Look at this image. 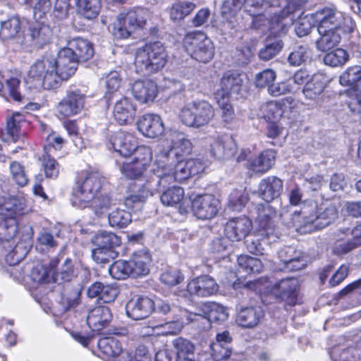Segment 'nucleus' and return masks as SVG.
<instances>
[{
  "label": "nucleus",
  "instance_id": "obj_1",
  "mask_svg": "<svg viewBox=\"0 0 361 361\" xmlns=\"http://www.w3.org/2000/svg\"><path fill=\"white\" fill-rule=\"evenodd\" d=\"M156 311L168 315L166 322L152 326L154 334L162 336L178 334L185 325L199 321L200 315L160 299L157 300Z\"/></svg>",
  "mask_w": 361,
  "mask_h": 361
},
{
  "label": "nucleus",
  "instance_id": "obj_2",
  "mask_svg": "<svg viewBox=\"0 0 361 361\" xmlns=\"http://www.w3.org/2000/svg\"><path fill=\"white\" fill-rule=\"evenodd\" d=\"M338 208L330 204L318 208L317 204L311 201L303 204L300 212H295L293 223L299 228L310 226L309 231L322 229L332 224L338 218Z\"/></svg>",
  "mask_w": 361,
  "mask_h": 361
},
{
  "label": "nucleus",
  "instance_id": "obj_3",
  "mask_svg": "<svg viewBox=\"0 0 361 361\" xmlns=\"http://www.w3.org/2000/svg\"><path fill=\"white\" fill-rule=\"evenodd\" d=\"M60 82L55 66V56L51 54L44 55L32 63L26 78L27 84L46 90L57 87Z\"/></svg>",
  "mask_w": 361,
  "mask_h": 361
},
{
  "label": "nucleus",
  "instance_id": "obj_4",
  "mask_svg": "<svg viewBox=\"0 0 361 361\" xmlns=\"http://www.w3.org/2000/svg\"><path fill=\"white\" fill-rule=\"evenodd\" d=\"M165 47L160 42H149L137 49L134 65L139 74L155 73L162 69L167 61Z\"/></svg>",
  "mask_w": 361,
  "mask_h": 361
},
{
  "label": "nucleus",
  "instance_id": "obj_5",
  "mask_svg": "<svg viewBox=\"0 0 361 361\" xmlns=\"http://www.w3.org/2000/svg\"><path fill=\"white\" fill-rule=\"evenodd\" d=\"M25 200L20 197H0V235L8 240L17 233V216L22 214Z\"/></svg>",
  "mask_w": 361,
  "mask_h": 361
},
{
  "label": "nucleus",
  "instance_id": "obj_6",
  "mask_svg": "<svg viewBox=\"0 0 361 361\" xmlns=\"http://www.w3.org/2000/svg\"><path fill=\"white\" fill-rule=\"evenodd\" d=\"M214 116V107L205 99L187 103L179 113L181 123L195 129L207 126Z\"/></svg>",
  "mask_w": 361,
  "mask_h": 361
},
{
  "label": "nucleus",
  "instance_id": "obj_7",
  "mask_svg": "<svg viewBox=\"0 0 361 361\" xmlns=\"http://www.w3.org/2000/svg\"><path fill=\"white\" fill-rule=\"evenodd\" d=\"M150 16L149 11L142 8L121 13L114 23L113 34L116 37L127 38L137 29L143 28Z\"/></svg>",
  "mask_w": 361,
  "mask_h": 361
},
{
  "label": "nucleus",
  "instance_id": "obj_8",
  "mask_svg": "<svg viewBox=\"0 0 361 361\" xmlns=\"http://www.w3.org/2000/svg\"><path fill=\"white\" fill-rule=\"evenodd\" d=\"M171 145L168 149H164L156 155L154 166L165 167L174 164L176 160L188 154L192 150V143L187 139L184 134L179 132L171 133Z\"/></svg>",
  "mask_w": 361,
  "mask_h": 361
},
{
  "label": "nucleus",
  "instance_id": "obj_9",
  "mask_svg": "<svg viewBox=\"0 0 361 361\" xmlns=\"http://www.w3.org/2000/svg\"><path fill=\"white\" fill-rule=\"evenodd\" d=\"M312 18L317 23V27L322 32L325 29H342L345 32H353L354 23L344 13L332 7H324L312 14Z\"/></svg>",
  "mask_w": 361,
  "mask_h": 361
},
{
  "label": "nucleus",
  "instance_id": "obj_10",
  "mask_svg": "<svg viewBox=\"0 0 361 361\" xmlns=\"http://www.w3.org/2000/svg\"><path fill=\"white\" fill-rule=\"evenodd\" d=\"M183 43L188 54L197 61L207 63L214 56L213 43L202 32L188 34Z\"/></svg>",
  "mask_w": 361,
  "mask_h": 361
},
{
  "label": "nucleus",
  "instance_id": "obj_11",
  "mask_svg": "<svg viewBox=\"0 0 361 361\" xmlns=\"http://www.w3.org/2000/svg\"><path fill=\"white\" fill-rule=\"evenodd\" d=\"M153 172L154 182L159 188L165 187L175 181L182 182L191 177L185 161L183 160H176L174 164H166L165 167L154 165Z\"/></svg>",
  "mask_w": 361,
  "mask_h": 361
},
{
  "label": "nucleus",
  "instance_id": "obj_12",
  "mask_svg": "<svg viewBox=\"0 0 361 361\" xmlns=\"http://www.w3.org/2000/svg\"><path fill=\"white\" fill-rule=\"evenodd\" d=\"M218 290L219 285L212 277L208 275H202L188 282L187 290L183 295L190 298L195 296L205 298L215 295Z\"/></svg>",
  "mask_w": 361,
  "mask_h": 361
},
{
  "label": "nucleus",
  "instance_id": "obj_13",
  "mask_svg": "<svg viewBox=\"0 0 361 361\" xmlns=\"http://www.w3.org/2000/svg\"><path fill=\"white\" fill-rule=\"evenodd\" d=\"M245 76L237 71H228L225 72L220 79L219 87L214 93V96L231 97L233 94L240 93Z\"/></svg>",
  "mask_w": 361,
  "mask_h": 361
},
{
  "label": "nucleus",
  "instance_id": "obj_14",
  "mask_svg": "<svg viewBox=\"0 0 361 361\" xmlns=\"http://www.w3.org/2000/svg\"><path fill=\"white\" fill-rule=\"evenodd\" d=\"M137 190L124 200V206L130 210L139 207L146 200L152 196L159 189L158 185L154 182L153 176L145 183L138 180L135 183Z\"/></svg>",
  "mask_w": 361,
  "mask_h": 361
},
{
  "label": "nucleus",
  "instance_id": "obj_15",
  "mask_svg": "<svg viewBox=\"0 0 361 361\" xmlns=\"http://www.w3.org/2000/svg\"><path fill=\"white\" fill-rule=\"evenodd\" d=\"M220 202L213 195L197 196L192 202V210L200 219H211L218 213Z\"/></svg>",
  "mask_w": 361,
  "mask_h": 361
},
{
  "label": "nucleus",
  "instance_id": "obj_16",
  "mask_svg": "<svg viewBox=\"0 0 361 361\" xmlns=\"http://www.w3.org/2000/svg\"><path fill=\"white\" fill-rule=\"evenodd\" d=\"M157 301L147 297L135 296L126 305L127 315L134 320L147 318L154 310H156Z\"/></svg>",
  "mask_w": 361,
  "mask_h": 361
},
{
  "label": "nucleus",
  "instance_id": "obj_17",
  "mask_svg": "<svg viewBox=\"0 0 361 361\" xmlns=\"http://www.w3.org/2000/svg\"><path fill=\"white\" fill-rule=\"evenodd\" d=\"M97 346L107 361H130L129 351L123 349L121 342L116 338H101Z\"/></svg>",
  "mask_w": 361,
  "mask_h": 361
},
{
  "label": "nucleus",
  "instance_id": "obj_18",
  "mask_svg": "<svg viewBox=\"0 0 361 361\" xmlns=\"http://www.w3.org/2000/svg\"><path fill=\"white\" fill-rule=\"evenodd\" d=\"M79 61L68 47L61 49L57 56H55V66L60 81L68 80L72 76L78 68Z\"/></svg>",
  "mask_w": 361,
  "mask_h": 361
},
{
  "label": "nucleus",
  "instance_id": "obj_19",
  "mask_svg": "<svg viewBox=\"0 0 361 361\" xmlns=\"http://www.w3.org/2000/svg\"><path fill=\"white\" fill-rule=\"evenodd\" d=\"M252 228V221L247 217L233 218L225 224L224 233L231 241L238 242L250 233Z\"/></svg>",
  "mask_w": 361,
  "mask_h": 361
},
{
  "label": "nucleus",
  "instance_id": "obj_20",
  "mask_svg": "<svg viewBox=\"0 0 361 361\" xmlns=\"http://www.w3.org/2000/svg\"><path fill=\"white\" fill-rule=\"evenodd\" d=\"M52 37L51 27L44 23L36 22L29 28L25 36V44L37 48H42L50 42Z\"/></svg>",
  "mask_w": 361,
  "mask_h": 361
},
{
  "label": "nucleus",
  "instance_id": "obj_21",
  "mask_svg": "<svg viewBox=\"0 0 361 361\" xmlns=\"http://www.w3.org/2000/svg\"><path fill=\"white\" fill-rule=\"evenodd\" d=\"M138 130L145 137L155 138L161 136L164 126L161 117L157 114H147L141 116L137 123Z\"/></svg>",
  "mask_w": 361,
  "mask_h": 361
},
{
  "label": "nucleus",
  "instance_id": "obj_22",
  "mask_svg": "<svg viewBox=\"0 0 361 361\" xmlns=\"http://www.w3.org/2000/svg\"><path fill=\"white\" fill-rule=\"evenodd\" d=\"M109 143L114 151L123 157L131 155L137 147L136 137L123 131H118L111 135Z\"/></svg>",
  "mask_w": 361,
  "mask_h": 361
},
{
  "label": "nucleus",
  "instance_id": "obj_23",
  "mask_svg": "<svg viewBox=\"0 0 361 361\" xmlns=\"http://www.w3.org/2000/svg\"><path fill=\"white\" fill-rule=\"evenodd\" d=\"M85 99L78 91L70 92L59 103L57 111L63 117L76 115L83 109Z\"/></svg>",
  "mask_w": 361,
  "mask_h": 361
},
{
  "label": "nucleus",
  "instance_id": "obj_24",
  "mask_svg": "<svg viewBox=\"0 0 361 361\" xmlns=\"http://www.w3.org/2000/svg\"><path fill=\"white\" fill-rule=\"evenodd\" d=\"M224 5L231 11L240 8L243 5L250 16H257L263 14L274 4L265 0H225Z\"/></svg>",
  "mask_w": 361,
  "mask_h": 361
},
{
  "label": "nucleus",
  "instance_id": "obj_25",
  "mask_svg": "<svg viewBox=\"0 0 361 361\" xmlns=\"http://www.w3.org/2000/svg\"><path fill=\"white\" fill-rule=\"evenodd\" d=\"M131 92L138 102L147 103L152 102L156 98L158 94V87L152 80H139L132 84Z\"/></svg>",
  "mask_w": 361,
  "mask_h": 361
},
{
  "label": "nucleus",
  "instance_id": "obj_26",
  "mask_svg": "<svg viewBox=\"0 0 361 361\" xmlns=\"http://www.w3.org/2000/svg\"><path fill=\"white\" fill-rule=\"evenodd\" d=\"M329 82V79L324 73H317L305 83L302 90L303 94L306 99L317 102Z\"/></svg>",
  "mask_w": 361,
  "mask_h": 361
},
{
  "label": "nucleus",
  "instance_id": "obj_27",
  "mask_svg": "<svg viewBox=\"0 0 361 361\" xmlns=\"http://www.w3.org/2000/svg\"><path fill=\"white\" fill-rule=\"evenodd\" d=\"M283 190V181L276 176H268L259 184V195L265 202H269L278 198Z\"/></svg>",
  "mask_w": 361,
  "mask_h": 361
},
{
  "label": "nucleus",
  "instance_id": "obj_28",
  "mask_svg": "<svg viewBox=\"0 0 361 361\" xmlns=\"http://www.w3.org/2000/svg\"><path fill=\"white\" fill-rule=\"evenodd\" d=\"M298 280L293 278L283 279L274 286V294L290 306L296 303Z\"/></svg>",
  "mask_w": 361,
  "mask_h": 361
},
{
  "label": "nucleus",
  "instance_id": "obj_29",
  "mask_svg": "<svg viewBox=\"0 0 361 361\" xmlns=\"http://www.w3.org/2000/svg\"><path fill=\"white\" fill-rule=\"evenodd\" d=\"M184 190L178 186L168 188L160 196L161 203L166 207H178L180 214H185L188 212V207L184 206L185 203Z\"/></svg>",
  "mask_w": 361,
  "mask_h": 361
},
{
  "label": "nucleus",
  "instance_id": "obj_30",
  "mask_svg": "<svg viewBox=\"0 0 361 361\" xmlns=\"http://www.w3.org/2000/svg\"><path fill=\"white\" fill-rule=\"evenodd\" d=\"M135 112L136 106L128 97H122L117 100L113 109L114 117L121 125L133 121Z\"/></svg>",
  "mask_w": 361,
  "mask_h": 361
},
{
  "label": "nucleus",
  "instance_id": "obj_31",
  "mask_svg": "<svg viewBox=\"0 0 361 361\" xmlns=\"http://www.w3.org/2000/svg\"><path fill=\"white\" fill-rule=\"evenodd\" d=\"M264 317V312L260 306L243 307L236 317L238 325L245 328H252L258 325Z\"/></svg>",
  "mask_w": 361,
  "mask_h": 361
},
{
  "label": "nucleus",
  "instance_id": "obj_32",
  "mask_svg": "<svg viewBox=\"0 0 361 361\" xmlns=\"http://www.w3.org/2000/svg\"><path fill=\"white\" fill-rule=\"evenodd\" d=\"M151 260V256L147 251L140 250L135 252L128 260L131 276L135 278L147 275Z\"/></svg>",
  "mask_w": 361,
  "mask_h": 361
},
{
  "label": "nucleus",
  "instance_id": "obj_33",
  "mask_svg": "<svg viewBox=\"0 0 361 361\" xmlns=\"http://www.w3.org/2000/svg\"><path fill=\"white\" fill-rule=\"evenodd\" d=\"M111 319V313L108 307L98 306L91 310L87 317V323L90 329L99 331L106 326Z\"/></svg>",
  "mask_w": 361,
  "mask_h": 361
},
{
  "label": "nucleus",
  "instance_id": "obj_34",
  "mask_svg": "<svg viewBox=\"0 0 361 361\" xmlns=\"http://www.w3.org/2000/svg\"><path fill=\"white\" fill-rule=\"evenodd\" d=\"M275 159V151L271 149L264 150L255 159L249 160L247 168L255 173L263 174L274 166Z\"/></svg>",
  "mask_w": 361,
  "mask_h": 361
},
{
  "label": "nucleus",
  "instance_id": "obj_35",
  "mask_svg": "<svg viewBox=\"0 0 361 361\" xmlns=\"http://www.w3.org/2000/svg\"><path fill=\"white\" fill-rule=\"evenodd\" d=\"M211 152L218 159L228 158L235 152V143L228 136H219L211 144Z\"/></svg>",
  "mask_w": 361,
  "mask_h": 361
},
{
  "label": "nucleus",
  "instance_id": "obj_36",
  "mask_svg": "<svg viewBox=\"0 0 361 361\" xmlns=\"http://www.w3.org/2000/svg\"><path fill=\"white\" fill-rule=\"evenodd\" d=\"M67 47L74 53L78 61H86L94 55L91 43L81 37H75L68 41Z\"/></svg>",
  "mask_w": 361,
  "mask_h": 361
},
{
  "label": "nucleus",
  "instance_id": "obj_37",
  "mask_svg": "<svg viewBox=\"0 0 361 361\" xmlns=\"http://www.w3.org/2000/svg\"><path fill=\"white\" fill-rule=\"evenodd\" d=\"M203 310L200 314V319H207L215 322H223L227 319L228 312L226 307L214 302H208L203 304Z\"/></svg>",
  "mask_w": 361,
  "mask_h": 361
},
{
  "label": "nucleus",
  "instance_id": "obj_38",
  "mask_svg": "<svg viewBox=\"0 0 361 361\" xmlns=\"http://www.w3.org/2000/svg\"><path fill=\"white\" fill-rule=\"evenodd\" d=\"M320 37L317 41V47L321 51H326L337 46L341 41V35L338 32L339 29H325L322 32L318 28Z\"/></svg>",
  "mask_w": 361,
  "mask_h": 361
},
{
  "label": "nucleus",
  "instance_id": "obj_39",
  "mask_svg": "<svg viewBox=\"0 0 361 361\" xmlns=\"http://www.w3.org/2000/svg\"><path fill=\"white\" fill-rule=\"evenodd\" d=\"M97 197L98 195L92 192L91 190L78 183V188L73 193L71 202L73 206L84 209L89 207Z\"/></svg>",
  "mask_w": 361,
  "mask_h": 361
},
{
  "label": "nucleus",
  "instance_id": "obj_40",
  "mask_svg": "<svg viewBox=\"0 0 361 361\" xmlns=\"http://www.w3.org/2000/svg\"><path fill=\"white\" fill-rule=\"evenodd\" d=\"M353 239L345 242H337L333 248L336 255H342L348 253L355 247L361 245V226L355 227L352 231Z\"/></svg>",
  "mask_w": 361,
  "mask_h": 361
},
{
  "label": "nucleus",
  "instance_id": "obj_41",
  "mask_svg": "<svg viewBox=\"0 0 361 361\" xmlns=\"http://www.w3.org/2000/svg\"><path fill=\"white\" fill-rule=\"evenodd\" d=\"M361 80V66L348 67L339 76V83L343 87L355 88Z\"/></svg>",
  "mask_w": 361,
  "mask_h": 361
},
{
  "label": "nucleus",
  "instance_id": "obj_42",
  "mask_svg": "<svg viewBox=\"0 0 361 361\" xmlns=\"http://www.w3.org/2000/svg\"><path fill=\"white\" fill-rule=\"evenodd\" d=\"M78 11L85 18L92 20L97 17L101 8L100 0H78Z\"/></svg>",
  "mask_w": 361,
  "mask_h": 361
},
{
  "label": "nucleus",
  "instance_id": "obj_43",
  "mask_svg": "<svg viewBox=\"0 0 361 361\" xmlns=\"http://www.w3.org/2000/svg\"><path fill=\"white\" fill-rule=\"evenodd\" d=\"M276 212L268 202L259 204L257 207V216L256 218L259 226L264 230L269 232L273 227L272 218Z\"/></svg>",
  "mask_w": 361,
  "mask_h": 361
},
{
  "label": "nucleus",
  "instance_id": "obj_44",
  "mask_svg": "<svg viewBox=\"0 0 361 361\" xmlns=\"http://www.w3.org/2000/svg\"><path fill=\"white\" fill-rule=\"evenodd\" d=\"M21 29L20 18L13 16L1 23L0 38L6 40L15 37Z\"/></svg>",
  "mask_w": 361,
  "mask_h": 361
},
{
  "label": "nucleus",
  "instance_id": "obj_45",
  "mask_svg": "<svg viewBox=\"0 0 361 361\" xmlns=\"http://www.w3.org/2000/svg\"><path fill=\"white\" fill-rule=\"evenodd\" d=\"M92 243L97 247L111 250L121 243L120 238L113 233L100 232L92 239Z\"/></svg>",
  "mask_w": 361,
  "mask_h": 361
},
{
  "label": "nucleus",
  "instance_id": "obj_46",
  "mask_svg": "<svg viewBox=\"0 0 361 361\" xmlns=\"http://www.w3.org/2000/svg\"><path fill=\"white\" fill-rule=\"evenodd\" d=\"M23 121V116L19 112L13 113L11 117L7 118V141L16 142L20 139V123Z\"/></svg>",
  "mask_w": 361,
  "mask_h": 361
},
{
  "label": "nucleus",
  "instance_id": "obj_47",
  "mask_svg": "<svg viewBox=\"0 0 361 361\" xmlns=\"http://www.w3.org/2000/svg\"><path fill=\"white\" fill-rule=\"evenodd\" d=\"M104 178L97 172L85 173L79 183L83 187L99 195Z\"/></svg>",
  "mask_w": 361,
  "mask_h": 361
},
{
  "label": "nucleus",
  "instance_id": "obj_48",
  "mask_svg": "<svg viewBox=\"0 0 361 361\" xmlns=\"http://www.w3.org/2000/svg\"><path fill=\"white\" fill-rule=\"evenodd\" d=\"M283 111L281 104L276 102H270L261 106L259 114L268 122L278 121L282 116Z\"/></svg>",
  "mask_w": 361,
  "mask_h": 361
},
{
  "label": "nucleus",
  "instance_id": "obj_49",
  "mask_svg": "<svg viewBox=\"0 0 361 361\" xmlns=\"http://www.w3.org/2000/svg\"><path fill=\"white\" fill-rule=\"evenodd\" d=\"M31 279L37 283H48L54 281V270L39 263L32 269Z\"/></svg>",
  "mask_w": 361,
  "mask_h": 361
},
{
  "label": "nucleus",
  "instance_id": "obj_50",
  "mask_svg": "<svg viewBox=\"0 0 361 361\" xmlns=\"http://www.w3.org/2000/svg\"><path fill=\"white\" fill-rule=\"evenodd\" d=\"M132 221V215L130 212L124 209H116L109 214V223L111 227L124 228Z\"/></svg>",
  "mask_w": 361,
  "mask_h": 361
},
{
  "label": "nucleus",
  "instance_id": "obj_51",
  "mask_svg": "<svg viewBox=\"0 0 361 361\" xmlns=\"http://www.w3.org/2000/svg\"><path fill=\"white\" fill-rule=\"evenodd\" d=\"M237 261L240 268L248 274L259 273L263 268L262 263L259 259L247 255L239 256Z\"/></svg>",
  "mask_w": 361,
  "mask_h": 361
},
{
  "label": "nucleus",
  "instance_id": "obj_52",
  "mask_svg": "<svg viewBox=\"0 0 361 361\" xmlns=\"http://www.w3.org/2000/svg\"><path fill=\"white\" fill-rule=\"evenodd\" d=\"M349 60L348 52L343 49H336L325 55L324 62L325 64L337 67L344 65Z\"/></svg>",
  "mask_w": 361,
  "mask_h": 361
},
{
  "label": "nucleus",
  "instance_id": "obj_53",
  "mask_svg": "<svg viewBox=\"0 0 361 361\" xmlns=\"http://www.w3.org/2000/svg\"><path fill=\"white\" fill-rule=\"evenodd\" d=\"M195 8V4L189 1H181L174 4L170 11V16L173 20L183 19Z\"/></svg>",
  "mask_w": 361,
  "mask_h": 361
},
{
  "label": "nucleus",
  "instance_id": "obj_54",
  "mask_svg": "<svg viewBox=\"0 0 361 361\" xmlns=\"http://www.w3.org/2000/svg\"><path fill=\"white\" fill-rule=\"evenodd\" d=\"M173 347L176 353V357L195 354V345L188 339L183 337H178L172 342Z\"/></svg>",
  "mask_w": 361,
  "mask_h": 361
},
{
  "label": "nucleus",
  "instance_id": "obj_55",
  "mask_svg": "<svg viewBox=\"0 0 361 361\" xmlns=\"http://www.w3.org/2000/svg\"><path fill=\"white\" fill-rule=\"evenodd\" d=\"M109 271L111 276L118 280L125 279L128 276H131V271L128 261L118 260L112 264Z\"/></svg>",
  "mask_w": 361,
  "mask_h": 361
},
{
  "label": "nucleus",
  "instance_id": "obj_56",
  "mask_svg": "<svg viewBox=\"0 0 361 361\" xmlns=\"http://www.w3.org/2000/svg\"><path fill=\"white\" fill-rule=\"evenodd\" d=\"M10 173L13 180L19 186L23 187L28 183L27 176L24 166L19 162L13 161L10 164Z\"/></svg>",
  "mask_w": 361,
  "mask_h": 361
},
{
  "label": "nucleus",
  "instance_id": "obj_57",
  "mask_svg": "<svg viewBox=\"0 0 361 361\" xmlns=\"http://www.w3.org/2000/svg\"><path fill=\"white\" fill-rule=\"evenodd\" d=\"M310 56V50L306 45L297 46L288 57V63L293 66H300Z\"/></svg>",
  "mask_w": 361,
  "mask_h": 361
},
{
  "label": "nucleus",
  "instance_id": "obj_58",
  "mask_svg": "<svg viewBox=\"0 0 361 361\" xmlns=\"http://www.w3.org/2000/svg\"><path fill=\"white\" fill-rule=\"evenodd\" d=\"M146 166L135 160L124 162L121 167V173L129 178H137L140 177L146 169Z\"/></svg>",
  "mask_w": 361,
  "mask_h": 361
},
{
  "label": "nucleus",
  "instance_id": "obj_59",
  "mask_svg": "<svg viewBox=\"0 0 361 361\" xmlns=\"http://www.w3.org/2000/svg\"><path fill=\"white\" fill-rule=\"evenodd\" d=\"M214 97L219 109L221 110L223 120L226 123L231 122L234 118L235 113L233 107L230 102V98L219 96Z\"/></svg>",
  "mask_w": 361,
  "mask_h": 361
},
{
  "label": "nucleus",
  "instance_id": "obj_60",
  "mask_svg": "<svg viewBox=\"0 0 361 361\" xmlns=\"http://www.w3.org/2000/svg\"><path fill=\"white\" fill-rule=\"evenodd\" d=\"M268 93L272 97H279L286 94L294 92L296 89L293 85L291 80H286L269 85Z\"/></svg>",
  "mask_w": 361,
  "mask_h": 361
},
{
  "label": "nucleus",
  "instance_id": "obj_61",
  "mask_svg": "<svg viewBox=\"0 0 361 361\" xmlns=\"http://www.w3.org/2000/svg\"><path fill=\"white\" fill-rule=\"evenodd\" d=\"M207 353L216 361H226L231 355V348L230 346L213 342L210 345V351Z\"/></svg>",
  "mask_w": 361,
  "mask_h": 361
},
{
  "label": "nucleus",
  "instance_id": "obj_62",
  "mask_svg": "<svg viewBox=\"0 0 361 361\" xmlns=\"http://www.w3.org/2000/svg\"><path fill=\"white\" fill-rule=\"evenodd\" d=\"M248 202L245 190H234L229 195V204L233 210L240 211Z\"/></svg>",
  "mask_w": 361,
  "mask_h": 361
},
{
  "label": "nucleus",
  "instance_id": "obj_63",
  "mask_svg": "<svg viewBox=\"0 0 361 361\" xmlns=\"http://www.w3.org/2000/svg\"><path fill=\"white\" fill-rule=\"evenodd\" d=\"M42 166L45 176L49 178H56L59 173V166L56 161L51 157L49 154H44L42 157Z\"/></svg>",
  "mask_w": 361,
  "mask_h": 361
},
{
  "label": "nucleus",
  "instance_id": "obj_64",
  "mask_svg": "<svg viewBox=\"0 0 361 361\" xmlns=\"http://www.w3.org/2000/svg\"><path fill=\"white\" fill-rule=\"evenodd\" d=\"M111 205V200L107 195H99L90 205L94 213L100 216L105 214Z\"/></svg>",
  "mask_w": 361,
  "mask_h": 361
}]
</instances>
